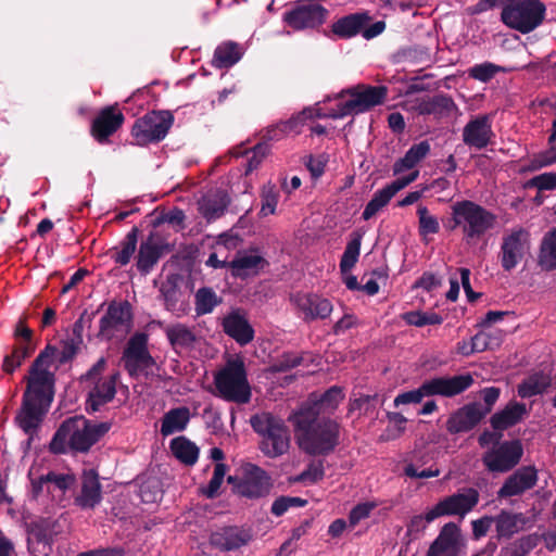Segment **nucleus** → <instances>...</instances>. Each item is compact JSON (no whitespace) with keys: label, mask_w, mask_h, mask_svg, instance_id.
Listing matches in <instances>:
<instances>
[{"label":"nucleus","mask_w":556,"mask_h":556,"mask_svg":"<svg viewBox=\"0 0 556 556\" xmlns=\"http://www.w3.org/2000/svg\"><path fill=\"white\" fill-rule=\"evenodd\" d=\"M376 507L374 502H365L356 505L350 513L349 520L351 525L355 526L361 520L367 518L371 510Z\"/></svg>","instance_id":"e2e57ef3"},{"label":"nucleus","mask_w":556,"mask_h":556,"mask_svg":"<svg viewBox=\"0 0 556 556\" xmlns=\"http://www.w3.org/2000/svg\"><path fill=\"white\" fill-rule=\"evenodd\" d=\"M419 233L422 238H427L430 235H435L440 230L439 219L430 214L429 210L419 205L417 208Z\"/></svg>","instance_id":"603ef678"},{"label":"nucleus","mask_w":556,"mask_h":556,"mask_svg":"<svg viewBox=\"0 0 556 556\" xmlns=\"http://www.w3.org/2000/svg\"><path fill=\"white\" fill-rule=\"evenodd\" d=\"M253 430L262 437L261 451L268 457H278L287 453L290 435L285 422L269 413H261L251 417Z\"/></svg>","instance_id":"6e6552de"},{"label":"nucleus","mask_w":556,"mask_h":556,"mask_svg":"<svg viewBox=\"0 0 556 556\" xmlns=\"http://www.w3.org/2000/svg\"><path fill=\"white\" fill-rule=\"evenodd\" d=\"M301 363V358L293 354H287L279 361L277 364L273 366L275 371H285L290 368L298 366Z\"/></svg>","instance_id":"774afa93"},{"label":"nucleus","mask_w":556,"mask_h":556,"mask_svg":"<svg viewBox=\"0 0 556 556\" xmlns=\"http://www.w3.org/2000/svg\"><path fill=\"white\" fill-rule=\"evenodd\" d=\"M544 16L545 5L540 0H509L501 14L506 26L522 34L540 26Z\"/></svg>","instance_id":"1a4fd4ad"},{"label":"nucleus","mask_w":556,"mask_h":556,"mask_svg":"<svg viewBox=\"0 0 556 556\" xmlns=\"http://www.w3.org/2000/svg\"><path fill=\"white\" fill-rule=\"evenodd\" d=\"M479 501V493L475 489H467L440 501L434 507L433 516H464L470 511Z\"/></svg>","instance_id":"412c9836"},{"label":"nucleus","mask_w":556,"mask_h":556,"mask_svg":"<svg viewBox=\"0 0 556 556\" xmlns=\"http://www.w3.org/2000/svg\"><path fill=\"white\" fill-rule=\"evenodd\" d=\"M226 475V466L224 464H216L214 468V473L212 479L208 482L207 488L204 490V494L207 497H214L220 488L223 480Z\"/></svg>","instance_id":"052dcab7"},{"label":"nucleus","mask_w":556,"mask_h":556,"mask_svg":"<svg viewBox=\"0 0 556 556\" xmlns=\"http://www.w3.org/2000/svg\"><path fill=\"white\" fill-rule=\"evenodd\" d=\"M267 152L268 147L264 143H260L253 149L252 155L249 157L247 174L252 172L260 165V163L267 154Z\"/></svg>","instance_id":"0e129e2a"},{"label":"nucleus","mask_w":556,"mask_h":556,"mask_svg":"<svg viewBox=\"0 0 556 556\" xmlns=\"http://www.w3.org/2000/svg\"><path fill=\"white\" fill-rule=\"evenodd\" d=\"M75 476L72 473L50 472L37 481V488L47 485L48 491H59L62 495L67 489L75 484Z\"/></svg>","instance_id":"de8ad7c7"},{"label":"nucleus","mask_w":556,"mask_h":556,"mask_svg":"<svg viewBox=\"0 0 556 556\" xmlns=\"http://www.w3.org/2000/svg\"><path fill=\"white\" fill-rule=\"evenodd\" d=\"M190 418L191 414L188 407H177L168 410L162 419L161 433L166 437L185 430Z\"/></svg>","instance_id":"58836bf2"},{"label":"nucleus","mask_w":556,"mask_h":556,"mask_svg":"<svg viewBox=\"0 0 556 556\" xmlns=\"http://www.w3.org/2000/svg\"><path fill=\"white\" fill-rule=\"evenodd\" d=\"M325 472L321 463H313L306 470L293 478V482H302L304 484H313L323 479Z\"/></svg>","instance_id":"13d9d810"},{"label":"nucleus","mask_w":556,"mask_h":556,"mask_svg":"<svg viewBox=\"0 0 556 556\" xmlns=\"http://www.w3.org/2000/svg\"><path fill=\"white\" fill-rule=\"evenodd\" d=\"M267 265L266 260L257 250L239 252L229 263L232 274L237 277L256 275Z\"/></svg>","instance_id":"c756f323"},{"label":"nucleus","mask_w":556,"mask_h":556,"mask_svg":"<svg viewBox=\"0 0 556 556\" xmlns=\"http://www.w3.org/2000/svg\"><path fill=\"white\" fill-rule=\"evenodd\" d=\"M164 249V242L156 232H151L140 244L137 257V268L143 274H148L161 257Z\"/></svg>","instance_id":"bb28decb"},{"label":"nucleus","mask_w":556,"mask_h":556,"mask_svg":"<svg viewBox=\"0 0 556 556\" xmlns=\"http://www.w3.org/2000/svg\"><path fill=\"white\" fill-rule=\"evenodd\" d=\"M493 136L489 116L480 115L471 119L463 130V141L476 149L485 148Z\"/></svg>","instance_id":"393cba45"},{"label":"nucleus","mask_w":556,"mask_h":556,"mask_svg":"<svg viewBox=\"0 0 556 556\" xmlns=\"http://www.w3.org/2000/svg\"><path fill=\"white\" fill-rule=\"evenodd\" d=\"M229 204L228 194L223 190H212L198 202L200 214L208 222L222 217Z\"/></svg>","instance_id":"7c9ffc66"},{"label":"nucleus","mask_w":556,"mask_h":556,"mask_svg":"<svg viewBox=\"0 0 556 556\" xmlns=\"http://www.w3.org/2000/svg\"><path fill=\"white\" fill-rule=\"evenodd\" d=\"M173 124V116L167 111L151 112L139 118L131 130L137 144L146 146L153 141H160L168 132Z\"/></svg>","instance_id":"f8f14e48"},{"label":"nucleus","mask_w":556,"mask_h":556,"mask_svg":"<svg viewBox=\"0 0 556 556\" xmlns=\"http://www.w3.org/2000/svg\"><path fill=\"white\" fill-rule=\"evenodd\" d=\"M26 382L21 407L16 410L14 417L15 426L28 435L23 444V460L29 456L35 434V361L29 366Z\"/></svg>","instance_id":"9d476101"},{"label":"nucleus","mask_w":556,"mask_h":556,"mask_svg":"<svg viewBox=\"0 0 556 556\" xmlns=\"http://www.w3.org/2000/svg\"><path fill=\"white\" fill-rule=\"evenodd\" d=\"M485 416L478 404H469L455 412L447 420L446 428L451 433L471 430Z\"/></svg>","instance_id":"cd10ccee"},{"label":"nucleus","mask_w":556,"mask_h":556,"mask_svg":"<svg viewBox=\"0 0 556 556\" xmlns=\"http://www.w3.org/2000/svg\"><path fill=\"white\" fill-rule=\"evenodd\" d=\"M140 497L144 503H154L162 496V492L156 481H149L140 486Z\"/></svg>","instance_id":"680f3d73"},{"label":"nucleus","mask_w":556,"mask_h":556,"mask_svg":"<svg viewBox=\"0 0 556 556\" xmlns=\"http://www.w3.org/2000/svg\"><path fill=\"white\" fill-rule=\"evenodd\" d=\"M551 384V377L542 371L534 372L518 386L519 396L526 399L543 393Z\"/></svg>","instance_id":"c03bdc74"},{"label":"nucleus","mask_w":556,"mask_h":556,"mask_svg":"<svg viewBox=\"0 0 556 556\" xmlns=\"http://www.w3.org/2000/svg\"><path fill=\"white\" fill-rule=\"evenodd\" d=\"M138 241V229L132 228L126 236L125 240L121 243L119 250L113 256L115 262L124 266L131 260Z\"/></svg>","instance_id":"3c124183"},{"label":"nucleus","mask_w":556,"mask_h":556,"mask_svg":"<svg viewBox=\"0 0 556 556\" xmlns=\"http://www.w3.org/2000/svg\"><path fill=\"white\" fill-rule=\"evenodd\" d=\"M101 501V485L98 473L93 469L83 473L81 492L75 502L81 508H93Z\"/></svg>","instance_id":"72a5a7b5"},{"label":"nucleus","mask_w":556,"mask_h":556,"mask_svg":"<svg viewBox=\"0 0 556 556\" xmlns=\"http://www.w3.org/2000/svg\"><path fill=\"white\" fill-rule=\"evenodd\" d=\"M494 525V517L485 516L472 521V531L476 538L484 536Z\"/></svg>","instance_id":"338daca9"},{"label":"nucleus","mask_w":556,"mask_h":556,"mask_svg":"<svg viewBox=\"0 0 556 556\" xmlns=\"http://www.w3.org/2000/svg\"><path fill=\"white\" fill-rule=\"evenodd\" d=\"M527 413L528 410L525 404L510 402L504 409L492 416V427L495 430H505L519 422Z\"/></svg>","instance_id":"4c0bfd02"},{"label":"nucleus","mask_w":556,"mask_h":556,"mask_svg":"<svg viewBox=\"0 0 556 556\" xmlns=\"http://www.w3.org/2000/svg\"><path fill=\"white\" fill-rule=\"evenodd\" d=\"M419 176V170H414L406 176L397 177L394 181L387 185L382 189L376 191L371 200L365 206L362 217L364 220H369L379 211H381L391 199L402 189L414 182Z\"/></svg>","instance_id":"f3484780"},{"label":"nucleus","mask_w":556,"mask_h":556,"mask_svg":"<svg viewBox=\"0 0 556 556\" xmlns=\"http://www.w3.org/2000/svg\"><path fill=\"white\" fill-rule=\"evenodd\" d=\"M123 362L130 376H147L152 371L155 363L147 349L144 334L134 336L123 354Z\"/></svg>","instance_id":"2eb2a0df"},{"label":"nucleus","mask_w":556,"mask_h":556,"mask_svg":"<svg viewBox=\"0 0 556 556\" xmlns=\"http://www.w3.org/2000/svg\"><path fill=\"white\" fill-rule=\"evenodd\" d=\"M243 52L239 45L228 41L219 45L214 53L213 64L216 67H230L242 56Z\"/></svg>","instance_id":"49530a36"},{"label":"nucleus","mask_w":556,"mask_h":556,"mask_svg":"<svg viewBox=\"0 0 556 556\" xmlns=\"http://www.w3.org/2000/svg\"><path fill=\"white\" fill-rule=\"evenodd\" d=\"M388 94L384 86L357 85L338 93L336 109L325 112L319 103L303 110V114L317 117L343 118L348 115L364 113L381 104Z\"/></svg>","instance_id":"f03ea898"},{"label":"nucleus","mask_w":556,"mask_h":556,"mask_svg":"<svg viewBox=\"0 0 556 556\" xmlns=\"http://www.w3.org/2000/svg\"><path fill=\"white\" fill-rule=\"evenodd\" d=\"M316 116H309V114H303V111L295 116H292L289 121L281 122L271 128H268L265 138L267 140H280L285 135L290 132H298L299 127L306 121L313 119Z\"/></svg>","instance_id":"37998d69"},{"label":"nucleus","mask_w":556,"mask_h":556,"mask_svg":"<svg viewBox=\"0 0 556 556\" xmlns=\"http://www.w3.org/2000/svg\"><path fill=\"white\" fill-rule=\"evenodd\" d=\"M433 513V507L429 509L425 515H416L412 517L407 525V534L413 539H416L426 528L427 526L439 518L440 516L431 517Z\"/></svg>","instance_id":"6e6d98bb"},{"label":"nucleus","mask_w":556,"mask_h":556,"mask_svg":"<svg viewBox=\"0 0 556 556\" xmlns=\"http://www.w3.org/2000/svg\"><path fill=\"white\" fill-rule=\"evenodd\" d=\"M402 108L417 114H432L435 116L450 115L455 109V103L447 96L430 97H407Z\"/></svg>","instance_id":"a211bd4d"},{"label":"nucleus","mask_w":556,"mask_h":556,"mask_svg":"<svg viewBox=\"0 0 556 556\" xmlns=\"http://www.w3.org/2000/svg\"><path fill=\"white\" fill-rule=\"evenodd\" d=\"M115 377L111 376L109 378L100 380L93 390L89 394L88 405L91 410L96 412L99 407L108 402H110L115 395Z\"/></svg>","instance_id":"ea45409f"},{"label":"nucleus","mask_w":556,"mask_h":556,"mask_svg":"<svg viewBox=\"0 0 556 556\" xmlns=\"http://www.w3.org/2000/svg\"><path fill=\"white\" fill-rule=\"evenodd\" d=\"M123 114L113 106L106 108L100 112L92 123V136L99 141L104 142L123 124Z\"/></svg>","instance_id":"c85d7f7f"},{"label":"nucleus","mask_w":556,"mask_h":556,"mask_svg":"<svg viewBox=\"0 0 556 556\" xmlns=\"http://www.w3.org/2000/svg\"><path fill=\"white\" fill-rule=\"evenodd\" d=\"M532 548L529 538H522L504 546L498 556H527Z\"/></svg>","instance_id":"4d7b16f0"},{"label":"nucleus","mask_w":556,"mask_h":556,"mask_svg":"<svg viewBox=\"0 0 556 556\" xmlns=\"http://www.w3.org/2000/svg\"><path fill=\"white\" fill-rule=\"evenodd\" d=\"M343 399L342 389L332 387L321 395L312 394L299 409H306L313 413V416L318 417L334 412Z\"/></svg>","instance_id":"a878e982"},{"label":"nucleus","mask_w":556,"mask_h":556,"mask_svg":"<svg viewBox=\"0 0 556 556\" xmlns=\"http://www.w3.org/2000/svg\"><path fill=\"white\" fill-rule=\"evenodd\" d=\"M166 337L177 352H188L192 350L198 337L193 329L184 324H174L165 329Z\"/></svg>","instance_id":"f704fd0d"},{"label":"nucleus","mask_w":556,"mask_h":556,"mask_svg":"<svg viewBox=\"0 0 556 556\" xmlns=\"http://www.w3.org/2000/svg\"><path fill=\"white\" fill-rule=\"evenodd\" d=\"M317 418L306 409H298L289 417L294 427L299 447L311 455L331 452L339 439L338 422Z\"/></svg>","instance_id":"f257e3e1"},{"label":"nucleus","mask_w":556,"mask_h":556,"mask_svg":"<svg viewBox=\"0 0 556 556\" xmlns=\"http://www.w3.org/2000/svg\"><path fill=\"white\" fill-rule=\"evenodd\" d=\"M532 185L539 190H553L556 188V175L552 173H545L535 176L532 179Z\"/></svg>","instance_id":"69168bd1"},{"label":"nucleus","mask_w":556,"mask_h":556,"mask_svg":"<svg viewBox=\"0 0 556 556\" xmlns=\"http://www.w3.org/2000/svg\"><path fill=\"white\" fill-rule=\"evenodd\" d=\"M495 224L494 213L473 201L460 200L451 205V216L445 226L450 230L458 229L465 244L471 247L483 239Z\"/></svg>","instance_id":"7ed1b4c3"},{"label":"nucleus","mask_w":556,"mask_h":556,"mask_svg":"<svg viewBox=\"0 0 556 556\" xmlns=\"http://www.w3.org/2000/svg\"><path fill=\"white\" fill-rule=\"evenodd\" d=\"M530 251V235L522 228L505 235L501 243L500 262L504 270L510 271Z\"/></svg>","instance_id":"4468645a"},{"label":"nucleus","mask_w":556,"mask_h":556,"mask_svg":"<svg viewBox=\"0 0 556 556\" xmlns=\"http://www.w3.org/2000/svg\"><path fill=\"white\" fill-rule=\"evenodd\" d=\"M430 152V144L428 141H421L419 143L413 144L405 155L399 159L392 167L393 175L400 176L402 173L406 170H410L413 173L417 164L424 160L428 153Z\"/></svg>","instance_id":"e433bc0d"},{"label":"nucleus","mask_w":556,"mask_h":556,"mask_svg":"<svg viewBox=\"0 0 556 556\" xmlns=\"http://www.w3.org/2000/svg\"><path fill=\"white\" fill-rule=\"evenodd\" d=\"M473 383L469 374L453 377H435L425 380L417 389L400 393L394 399V406L420 404L426 397L440 395L452 397L467 390Z\"/></svg>","instance_id":"423d86ee"},{"label":"nucleus","mask_w":556,"mask_h":556,"mask_svg":"<svg viewBox=\"0 0 556 556\" xmlns=\"http://www.w3.org/2000/svg\"><path fill=\"white\" fill-rule=\"evenodd\" d=\"M33 330L25 324L24 319H20L14 329V346L10 355L3 359V370L12 372L30 354V344L33 341Z\"/></svg>","instance_id":"5701e85b"},{"label":"nucleus","mask_w":556,"mask_h":556,"mask_svg":"<svg viewBox=\"0 0 556 556\" xmlns=\"http://www.w3.org/2000/svg\"><path fill=\"white\" fill-rule=\"evenodd\" d=\"M526 520V517L521 513L502 510L498 515L494 516V527L497 538H510L518 533L523 529Z\"/></svg>","instance_id":"c9c22d12"},{"label":"nucleus","mask_w":556,"mask_h":556,"mask_svg":"<svg viewBox=\"0 0 556 556\" xmlns=\"http://www.w3.org/2000/svg\"><path fill=\"white\" fill-rule=\"evenodd\" d=\"M213 393L229 402L245 404L251 399L244 361L239 355H229L225 364L214 374Z\"/></svg>","instance_id":"39448f33"},{"label":"nucleus","mask_w":556,"mask_h":556,"mask_svg":"<svg viewBox=\"0 0 556 556\" xmlns=\"http://www.w3.org/2000/svg\"><path fill=\"white\" fill-rule=\"evenodd\" d=\"M220 303V299L210 288H201L195 293V312L197 315H205Z\"/></svg>","instance_id":"8fccbe9b"},{"label":"nucleus","mask_w":556,"mask_h":556,"mask_svg":"<svg viewBox=\"0 0 556 556\" xmlns=\"http://www.w3.org/2000/svg\"><path fill=\"white\" fill-rule=\"evenodd\" d=\"M523 448L518 440L505 441L484 453L482 462L491 472H507L521 459Z\"/></svg>","instance_id":"ddd939ff"},{"label":"nucleus","mask_w":556,"mask_h":556,"mask_svg":"<svg viewBox=\"0 0 556 556\" xmlns=\"http://www.w3.org/2000/svg\"><path fill=\"white\" fill-rule=\"evenodd\" d=\"M64 351L47 346L37 356V418L50 407L54 396V372L67 361Z\"/></svg>","instance_id":"0eeeda50"},{"label":"nucleus","mask_w":556,"mask_h":556,"mask_svg":"<svg viewBox=\"0 0 556 556\" xmlns=\"http://www.w3.org/2000/svg\"><path fill=\"white\" fill-rule=\"evenodd\" d=\"M403 319L413 326L421 327L426 325H439L442 317L435 313L408 312L404 314Z\"/></svg>","instance_id":"5fc2aeb1"},{"label":"nucleus","mask_w":556,"mask_h":556,"mask_svg":"<svg viewBox=\"0 0 556 556\" xmlns=\"http://www.w3.org/2000/svg\"><path fill=\"white\" fill-rule=\"evenodd\" d=\"M464 540L459 528L453 523H446L437 539L430 545L427 556H460Z\"/></svg>","instance_id":"4be33fe9"},{"label":"nucleus","mask_w":556,"mask_h":556,"mask_svg":"<svg viewBox=\"0 0 556 556\" xmlns=\"http://www.w3.org/2000/svg\"><path fill=\"white\" fill-rule=\"evenodd\" d=\"M539 481V472L534 466H523L506 478L497 491L498 498L519 496L533 489Z\"/></svg>","instance_id":"6ab92c4d"},{"label":"nucleus","mask_w":556,"mask_h":556,"mask_svg":"<svg viewBox=\"0 0 556 556\" xmlns=\"http://www.w3.org/2000/svg\"><path fill=\"white\" fill-rule=\"evenodd\" d=\"M251 538L250 531L229 527L212 533L211 543L222 551H232L247 545Z\"/></svg>","instance_id":"2f4dec72"},{"label":"nucleus","mask_w":556,"mask_h":556,"mask_svg":"<svg viewBox=\"0 0 556 556\" xmlns=\"http://www.w3.org/2000/svg\"><path fill=\"white\" fill-rule=\"evenodd\" d=\"M500 70L501 67L497 65L492 63H483L471 67L469 73L470 76L475 79L485 83L490 80Z\"/></svg>","instance_id":"bf43d9fd"},{"label":"nucleus","mask_w":556,"mask_h":556,"mask_svg":"<svg viewBox=\"0 0 556 556\" xmlns=\"http://www.w3.org/2000/svg\"><path fill=\"white\" fill-rule=\"evenodd\" d=\"M279 201V192L271 184H267L262 188L261 192V210L260 216L266 217L276 213Z\"/></svg>","instance_id":"864d4df0"},{"label":"nucleus","mask_w":556,"mask_h":556,"mask_svg":"<svg viewBox=\"0 0 556 556\" xmlns=\"http://www.w3.org/2000/svg\"><path fill=\"white\" fill-rule=\"evenodd\" d=\"M538 265L546 271L556 268V235L552 230L544 236L541 242Z\"/></svg>","instance_id":"a18cd8bd"},{"label":"nucleus","mask_w":556,"mask_h":556,"mask_svg":"<svg viewBox=\"0 0 556 556\" xmlns=\"http://www.w3.org/2000/svg\"><path fill=\"white\" fill-rule=\"evenodd\" d=\"M326 9L316 0L298 2L294 8L286 13L285 21L295 29L315 27L326 18Z\"/></svg>","instance_id":"dca6fc26"},{"label":"nucleus","mask_w":556,"mask_h":556,"mask_svg":"<svg viewBox=\"0 0 556 556\" xmlns=\"http://www.w3.org/2000/svg\"><path fill=\"white\" fill-rule=\"evenodd\" d=\"M290 301L304 320L325 319L333 309L329 300L314 293H295Z\"/></svg>","instance_id":"aec40b11"},{"label":"nucleus","mask_w":556,"mask_h":556,"mask_svg":"<svg viewBox=\"0 0 556 556\" xmlns=\"http://www.w3.org/2000/svg\"><path fill=\"white\" fill-rule=\"evenodd\" d=\"M362 244V235L354 232L351 240L348 242L345 251L340 262V269L342 273H349L356 264Z\"/></svg>","instance_id":"09e8293b"},{"label":"nucleus","mask_w":556,"mask_h":556,"mask_svg":"<svg viewBox=\"0 0 556 556\" xmlns=\"http://www.w3.org/2000/svg\"><path fill=\"white\" fill-rule=\"evenodd\" d=\"M173 455L182 464L192 466L199 458V447L185 437H178L170 441Z\"/></svg>","instance_id":"79ce46f5"},{"label":"nucleus","mask_w":556,"mask_h":556,"mask_svg":"<svg viewBox=\"0 0 556 556\" xmlns=\"http://www.w3.org/2000/svg\"><path fill=\"white\" fill-rule=\"evenodd\" d=\"M109 431L105 422L94 424L83 416L65 420L50 442L53 453H64L67 447L74 451H88L104 433Z\"/></svg>","instance_id":"20e7f679"},{"label":"nucleus","mask_w":556,"mask_h":556,"mask_svg":"<svg viewBox=\"0 0 556 556\" xmlns=\"http://www.w3.org/2000/svg\"><path fill=\"white\" fill-rule=\"evenodd\" d=\"M243 479L240 492L248 497H261L266 495L271 486L269 476L258 466L245 464L242 467Z\"/></svg>","instance_id":"b1692460"},{"label":"nucleus","mask_w":556,"mask_h":556,"mask_svg":"<svg viewBox=\"0 0 556 556\" xmlns=\"http://www.w3.org/2000/svg\"><path fill=\"white\" fill-rule=\"evenodd\" d=\"M369 17L365 13H356L345 16L332 26L334 34L341 37H352L358 33L363 34V28L367 25Z\"/></svg>","instance_id":"a19ab883"},{"label":"nucleus","mask_w":556,"mask_h":556,"mask_svg":"<svg viewBox=\"0 0 556 556\" xmlns=\"http://www.w3.org/2000/svg\"><path fill=\"white\" fill-rule=\"evenodd\" d=\"M131 329V308L128 302H111L99 321L98 336L104 340L124 339Z\"/></svg>","instance_id":"9b49d317"},{"label":"nucleus","mask_w":556,"mask_h":556,"mask_svg":"<svg viewBox=\"0 0 556 556\" xmlns=\"http://www.w3.org/2000/svg\"><path fill=\"white\" fill-rule=\"evenodd\" d=\"M223 329L226 334L241 345L248 344L254 338V330L245 317L239 312H231L224 317Z\"/></svg>","instance_id":"473e14b6"}]
</instances>
